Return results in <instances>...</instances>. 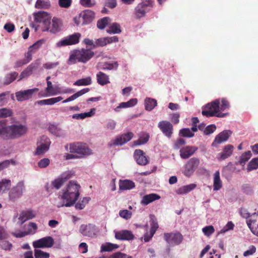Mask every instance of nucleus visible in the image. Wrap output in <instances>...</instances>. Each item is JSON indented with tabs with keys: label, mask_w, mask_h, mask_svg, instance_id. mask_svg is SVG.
I'll use <instances>...</instances> for the list:
<instances>
[{
	"label": "nucleus",
	"mask_w": 258,
	"mask_h": 258,
	"mask_svg": "<svg viewBox=\"0 0 258 258\" xmlns=\"http://www.w3.org/2000/svg\"><path fill=\"white\" fill-rule=\"evenodd\" d=\"M239 213L240 215L244 219H246V223H247V221L250 220L252 219V215L255 213L250 214L247 210V209L241 208L239 210Z\"/></svg>",
	"instance_id": "43"
},
{
	"label": "nucleus",
	"mask_w": 258,
	"mask_h": 258,
	"mask_svg": "<svg viewBox=\"0 0 258 258\" xmlns=\"http://www.w3.org/2000/svg\"><path fill=\"white\" fill-rule=\"evenodd\" d=\"M18 75L17 72H13L11 74L7 75L5 79V84L8 85L14 81Z\"/></svg>",
	"instance_id": "56"
},
{
	"label": "nucleus",
	"mask_w": 258,
	"mask_h": 258,
	"mask_svg": "<svg viewBox=\"0 0 258 258\" xmlns=\"http://www.w3.org/2000/svg\"><path fill=\"white\" fill-rule=\"evenodd\" d=\"M95 14L90 10H86L82 12L80 17L83 20V24H87L91 23L94 18Z\"/></svg>",
	"instance_id": "29"
},
{
	"label": "nucleus",
	"mask_w": 258,
	"mask_h": 258,
	"mask_svg": "<svg viewBox=\"0 0 258 258\" xmlns=\"http://www.w3.org/2000/svg\"><path fill=\"white\" fill-rule=\"evenodd\" d=\"M95 109L92 108L90 111L87 112L74 114L72 115V118L78 120L83 119L86 117L92 116L95 114Z\"/></svg>",
	"instance_id": "39"
},
{
	"label": "nucleus",
	"mask_w": 258,
	"mask_h": 258,
	"mask_svg": "<svg viewBox=\"0 0 258 258\" xmlns=\"http://www.w3.org/2000/svg\"><path fill=\"white\" fill-rule=\"evenodd\" d=\"M200 160L196 158L190 159L184 166L183 174L187 177L190 176L198 168Z\"/></svg>",
	"instance_id": "9"
},
{
	"label": "nucleus",
	"mask_w": 258,
	"mask_h": 258,
	"mask_svg": "<svg viewBox=\"0 0 258 258\" xmlns=\"http://www.w3.org/2000/svg\"><path fill=\"white\" fill-rule=\"evenodd\" d=\"M154 5V0H142L135 8L137 18H141L150 12Z\"/></svg>",
	"instance_id": "6"
},
{
	"label": "nucleus",
	"mask_w": 258,
	"mask_h": 258,
	"mask_svg": "<svg viewBox=\"0 0 258 258\" xmlns=\"http://www.w3.org/2000/svg\"><path fill=\"white\" fill-rule=\"evenodd\" d=\"M216 129L215 124H210L206 127L204 130V134L205 135H209L213 133Z\"/></svg>",
	"instance_id": "64"
},
{
	"label": "nucleus",
	"mask_w": 258,
	"mask_h": 258,
	"mask_svg": "<svg viewBox=\"0 0 258 258\" xmlns=\"http://www.w3.org/2000/svg\"><path fill=\"white\" fill-rule=\"evenodd\" d=\"M119 215L125 220H128L131 218L132 213L127 210H122L119 211Z\"/></svg>",
	"instance_id": "59"
},
{
	"label": "nucleus",
	"mask_w": 258,
	"mask_h": 258,
	"mask_svg": "<svg viewBox=\"0 0 258 258\" xmlns=\"http://www.w3.org/2000/svg\"><path fill=\"white\" fill-rule=\"evenodd\" d=\"M35 258H49V253L41 250L35 248L34 250Z\"/></svg>",
	"instance_id": "57"
},
{
	"label": "nucleus",
	"mask_w": 258,
	"mask_h": 258,
	"mask_svg": "<svg viewBox=\"0 0 258 258\" xmlns=\"http://www.w3.org/2000/svg\"><path fill=\"white\" fill-rule=\"evenodd\" d=\"M64 183L62 179L58 176L51 183H46L45 188L48 192H52L53 188L56 189H59Z\"/></svg>",
	"instance_id": "25"
},
{
	"label": "nucleus",
	"mask_w": 258,
	"mask_h": 258,
	"mask_svg": "<svg viewBox=\"0 0 258 258\" xmlns=\"http://www.w3.org/2000/svg\"><path fill=\"white\" fill-rule=\"evenodd\" d=\"M110 19L109 17H104L98 21L97 23V27L100 29H103L109 23Z\"/></svg>",
	"instance_id": "53"
},
{
	"label": "nucleus",
	"mask_w": 258,
	"mask_h": 258,
	"mask_svg": "<svg viewBox=\"0 0 258 258\" xmlns=\"http://www.w3.org/2000/svg\"><path fill=\"white\" fill-rule=\"evenodd\" d=\"M94 55V53L90 49H76L71 51L67 63L69 65L74 64L77 62L85 63L88 62Z\"/></svg>",
	"instance_id": "4"
},
{
	"label": "nucleus",
	"mask_w": 258,
	"mask_h": 258,
	"mask_svg": "<svg viewBox=\"0 0 258 258\" xmlns=\"http://www.w3.org/2000/svg\"><path fill=\"white\" fill-rule=\"evenodd\" d=\"M34 21L36 23L42 24V28L44 27L45 25L48 24L49 20L51 19V16L49 14L44 11H40L34 13Z\"/></svg>",
	"instance_id": "18"
},
{
	"label": "nucleus",
	"mask_w": 258,
	"mask_h": 258,
	"mask_svg": "<svg viewBox=\"0 0 258 258\" xmlns=\"http://www.w3.org/2000/svg\"><path fill=\"white\" fill-rule=\"evenodd\" d=\"M54 244L53 239L51 236H46L33 242L35 248L51 247Z\"/></svg>",
	"instance_id": "14"
},
{
	"label": "nucleus",
	"mask_w": 258,
	"mask_h": 258,
	"mask_svg": "<svg viewBox=\"0 0 258 258\" xmlns=\"http://www.w3.org/2000/svg\"><path fill=\"white\" fill-rule=\"evenodd\" d=\"M232 133L230 130H225L219 134L215 138L212 146L217 147L218 144L228 140Z\"/></svg>",
	"instance_id": "21"
},
{
	"label": "nucleus",
	"mask_w": 258,
	"mask_h": 258,
	"mask_svg": "<svg viewBox=\"0 0 258 258\" xmlns=\"http://www.w3.org/2000/svg\"><path fill=\"white\" fill-rule=\"evenodd\" d=\"M145 109L148 111H151L157 106V100L150 97H146L144 100Z\"/></svg>",
	"instance_id": "32"
},
{
	"label": "nucleus",
	"mask_w": 258,
	"mask_h": 258,
	"mask_svg": "<svg viewBox=\"0 0 258 258\" xmlns=\"http://www.w3.org/2000/svg\"><path fill=\"white\" fill-rule=\"evenodd\" d=\"M62 99H63V98L62 97L58 96V97H54V98H51L49 99L39 100L37 102V103L39 105H53L55 103L61 101V100H62Z\"/></svg>",
	"instance_id": "37"
},
{
	"label": "nucleus",
	"mask_w": 258,
	"mask_h": 258,
	"mask_svg": "<svg viewBox=\"0 0 258 258\" xmlns=\"http://www.w3.org/2000/svg\"><path fill=\"white\" fill-rule=\"evenodd\" d=\"M49 131L56 137H62L64 135V131L54 124H51L48 127Z\"/></svg>",
	"instance_id": "40"
},
{
	"label": "nucleus",
	"mask_w": 258,
	"mask_h": 258,
	"mask_svg": "<svg viewBox=\"0 0 258 258\" xmlns=\"http://www.w3.org/2000/svg\"><path fill=\"white\" fill-rule=\"evenodd\" d=\"M81 186L77 181L71 180L63 188L60 192L61 199L63 204L57 205L58 208L62 207H70L74 205L80 196Z\"/></svg>",
	"instance_id": "1"
},
{
	"label": "nucleus",
	"mask_w": 258,
	"mask_h": 258,
	"mask_svg": "<svg viewBox=\"0 0 258 258\" xmlns=\"http://www.w3.org/2000/svg\"><path fill=\"white\" fill-rule=\"evenodd\" d=\"M69 151L71 153H76L78 158H82L84 156H88L92 154V150L86 144L80 142L70 144Z\"/></svg>",
	"instance_id": "5"
},
{
	"label": "nucleus",
	"mask_w": 258,
	"mask_h": 258,
	"mask_svg": "<svg viewBox=\"0 0 258 258\" xmlns=\"http://www.w3.org/2000/svg\"><path fill=\"white\" fill-rule=\"evenodd\" d=\"M37 88L19 91L15 93L16 99L19 102L27 100L32 98L33 94L38 91Z\"/></svg>",
	"instance_id": "12"
},
{
	"label": "nucleus",
	"mask_w": 258,
	"mask_h": 258,
	"mask_svg": "<svg viewBox=\"0 0 258 258\" xmlns=\"http://www.w3.org/2000/svg\"><path fill=\"white\" fill-rule=\"evenodd\" d=\"M133 137V134L131 132L118 136L108 143V146L110 147L121 146L130 141L132 139Z\"/></svg>",
	"instance_id": "8"
},
{
	"label": "nucleus",
	"mask_w": 258,
	"mask_h": 258,
	"mask_svg": "<svg viewBox=\"0 0 258 258\" xmlns=\"http://www.w3.org/2000/svg\"><path fill=\"white\" fill-rule=\"evenodd\" d=\"M150 225L151 229L150 230V233H148L147 232L144 235V241L145 242H148L153 236L155 234L156 230L158 228V224L157 222L156 219L155 218L154 216L153 215L150 216Z\"/></svg>",
	"instance_id": "20"
},
{
	"label": "nucleus",
	"mask_w": 258,
	"mask_h": 258,
	"mask_svg": "<svg viewBox=\"0 0 258 258\" xmlns=\"http://www.w3.org/2000/svg\"><path fill=\"white\" fill-rule=\"evenodd\" d=\"M75 172L73 170H68L62 173L59 177L65 182L68 179L73 177Z\"/></svg>",
	"instance_id": "52"
},
{
	"label": "nucleus",
	"mask_w": 258,
	"mask_h": 258,
	"mask_svg": "<svg viewBox=\"0 0 258 258\" xmlns=\"http://www.w3.org/2000/svg\"><path fill=\"white\" fill-rule=\"evenodd\" d=\"M12 246V244L8 240L5 239L0 240V247L2 249L9 251L11 249Z\"/></svg>",
	"instance_id": "58"
},
{
	"label": "nucleus",
	"mask_w": 258,
	"mask_h": 258,
	"mask_svg": "<svg viewBox=\"0 0 258 258\" xmlns=\"http://www.w3.org/2000/svg\"><path fill=\"white\" fill-rule=\"evenodd\" d=\"M118 247L119 246L117 244L107 242L105 244H102L100 251L101 252L111 251L118 248Z\"/></svg>",
	"instance_id": "41"
},
{
	"label": "nucleus",
	"mask_w": 258,
	"mask_h": 258,
	"mask_svg": "<svg viewBox=\"0 0 258 258\" xmlns=\"http://www.w3.org/2000/svg\"><path fill=\"white\" fill-rule=\"evenodd\" d=\"M247 225L251 232L258 236V211L252 215V219L247 222Z\"/></svg>",
	"instance_id": "22"
},
{
	"label": "nucleus",
	"mask_w": 258,
	"mask_h": 258,
	"mask_svg": "<svg viewBox=\"0 0 258 258\" xmlns=\"http://www.w3.org/2000/svg\"><path fill=\"white\" fill-rule=\"evenodd\" d=\"M149 134L147 133H144L140 137L138 140L134 141V145L135 146H138L145 144L149 141Z\"/></svg>",
	"instance_id": "45"
},
{
	"label": "nucleus",
	"mask_w": 258,
	"mask_h": 258,
	"mask_svg": "<svg viewBox=\"0 0 258 258\" xmlns=\"http://www.w3.org/2000/svg\"><path fill=\"white\" fill-rule=\"evenodd\" d=\"M24 190L25 186L24 182H19L10 191L9 194L10 199L13 201H15L22 196Z\"/></svg>",
	"instance_id": "11"
},
{
	"label": "nucleus",
	"mask_w": 258,
	"mask_h": 258,
	"mask_svg": "<svg viewBox=\"0 0 258 258\" xmlns=\"http://www.w3.org/2000/svg\"><path fill=\"white\" fill-rule=\"evenodd\" d=\"M106 31L109 34H119L121 30L119 24L114 23L107 29Z\"/></svg>",
	"instance_id": "42"
},
{
	"label": "nucleus",
	"mask_w": 258,
	"mask_h": 258,
	"mask_svg": "<svg viewBox=\"0 0 258 258\" xmlns=\"http://www.w3.org/2000/svg\"><path fill=\"white\" fill-rule=\"evenodd\" d=\"M11 181L10 179H3L0 181V188L1 191L5 192L9 190L11 187Z\"/></svg>",
	"instance_id": "48"
},
{
	"label": "nucleus",
	"mask_w": 258,
	"mask_h": 258,
	"mask_svg": "<svg viewBox=\"0 0 258 258\" xmlns=\"http://www.w3.org/2000/svg\"><path fill=\"white\" fill-rule=\"evenodd\" d=\"M27 128L26 125L18 123L10 125L0 123V136L5 140L17 139L26 134Z\"/></svg>",
	"instance_id": "3"
},
{
	"label": "nucleus",
	"mask_w": 258,
	"mask_h": 258,
	"mask_svg": "<svg viewBox=\"0 0 258 258\" xmlns=\"http://www.w3.org/2000/svg\"><path fill=\"white\" fill-rule=\"evenodd\" d=\"M50 144V140L47 137H42L40 142L38 143L35 154L41 155L46 152L49 148Z\"/></svg>",
	"instance_id": "16"
},
{
	"label": "nucleus",
	"mask_w": 258,
	"mask_h": 258,
	"mask_svg": "<svg viewBox=\"0 0 258 258\" xmlns=\"http://www.w3.org/2000/svg\"><path fill=\"white\" fill-rule=\"evenodd\" d=\"M80 232L85 236L94 237L96 233V227L94 225H82L80 228Z\"/></svg>",
	"instance_id": "19"
},
{
	"label": "nucleus",
	"mask_w": 258,
	"mask_h": 258,
	"mask_svg": "<svg viewBox=\"0 0 258 258\" xmlns=\"http://www.w3.org/2000/svg\"><path fill=\"white\" fill-rule=\"evenodd\" d=\"M96 78L97 83L101 86L110 83L109 76L102 72H99L97 74Z\"/></svg>",
	"instance_id": "35"
},
{
	"label": "nucleus",
	"mask_w": 258,
	"mask_h": 258,
	"mask_svg": "<svg viewBox=\"0 0 258 258\" xmlns=\"http://www.w3.org/2000/svg\"><path fill=\"white\" fill-rule=\"evenodd\" d=\"M108 258H133V257L124 253L117 252L112 254Z\"/></svg>",
	"instance_id": "63"
},
{
	"label": "nucleus",
	"mask_w": 258,
	"mask_h": 258,
	"mask_svg": "<svg viewBox=\"0 0 258 258\" xmlns=\"http://www.w3.org/2000/svg\"><path fill=\"white\" fill-rule=\"evenodd\" d=\"M74 92L73 89L70 88H62L59 86V85H55L54 86L52 91H51L50 94H45L44 95V97L54 96L58 94L72 93Z\"/></svg>",
	"instance_id": "27"
},
{
	"label": "nucleus",
	"mask_w": 258,
	"mask_h": 258,
	"mask_svg": "<svg viewBox=\"0 0 258 258\" xmlns=\"http://www.w3.org/2000/svg\"><path fill=\"white\" fill-rule=\"evenodd\" d=\"M164 238L166 242L171 245H178L182 240V236L179 233H165Z\"/></svg>",
	"instance_id": "17"
},
{
	"label": "nucleus",
	"mask_w": 258,
	"mask_h": 258,
	"mask_svg": "<svg viewBox=\"0 0 258 258\" xmlns=\"http://www.w3.org/2000/svg\"><path fill=\"white\" fill-rule=\"evenodd\" d=\"M115 237L119 240H130L134 238V235L131 231L122 230L115 232Z\"/></svg>",
	"instance_id": "24"
},
{
	"label": "nucleus",
	"mask_w": 258,
	"mask_h": 258,
	"mask_svg": "<svg viewBox=\"0 0 258 258\" xmlns=\"http://www.w3.org/2000/svg\"><path fill=\"white\" fill-rule=\"evenodd\" d=\"M50 6L49 0H37L35 7L37 9H47Z\"/></svg>",
	"instance_id": "46"
},
{
	"label": "nucleus",
	"mask_w": 258,
	"mask_h": 258,
	"mask_svg": "<svg viewBox=\"0 0 258 258\" xmlns=\"http://www.w3.org/2000/svg\"><path fill=\"white\" fill-rule=\"evenodd\" d=\"M9 92H4L0 93V107L6 105L9 100Z\"/></svg>",
	"instance_id": "55"
},
{
	"label": "nucleus",
	"mask_w": 258,
	"mask_h": 258,
	"mask_svg": "<svg viewBox=\"0 0 258 258\" xmlns=\"http://www.w3.org/2000/svg\"><path fill=\"white\" fill-rule=\"evenodd\" d=\"M222 187V182L220 179L219 171H216L213 175V190H219Z\"/></svg>",
	"instance_id": "33"
},
{
	"label": "nucleus",
	"mask_w": 258,
	"mask_h": 258,
	"mask_svg": "<svg viewBox=\"0 0 258 258\" xmlns=\"http://www.w3.org/2000/svg\"><path fill=\"white\" fill-rule=\"evenodd\" d=\"M91 200L90 197H84L81 201H79L75 205V208L78 210L84 209L87 204Z\"/></svg>",
	"instance_id": "49"
},
{
	"label": "nucleus",
	"mask_w": 258,
	"mask_h": 258,
	"mask_svg": "<svg viewBox=\"0 0 258 258\" xmlns=\"http://www.w3.org/2000/svg\"><path fill=\"white\" fill-rule=\"evenodd\" d=\"M229 104L224 98L216 99L206 105L202 111L204 116L206 117L216 116L224 117L228 113H219L229 108Z\"/></svg>",
	"instance_id": "2"
},
{
	"label": "nucleus",
	"mask_w": 258,
	"mask_h": 258,
	"mask_svg": "<svg viewBox=\"0 0 258 258\" xmlns=\"http://www.w3.org/2000/svg\"><path fill=\"white\" fill-rule=\"evenodd\" d=\"M89 91V88L82 89L62 101L63 103L72 101Z\"/></svg>",
	"instance_id": "38"
},
{
	"label": "nucleus",
	"mask_w": 258,
	"mask_h": 258,
	"mask_svg": "<svg viewBox=\"0 0 258 258\" xmlns=\"http://www.w3.org/2000/svg\"><path fill=\"white\" fill-rule=\"evenodd\" d=\"M36 216V212L31 209H27L21 212L18 218L17 224L22 225L26 221L32 219Z\"/></svg>",
	"instance_id": "13"
},
{
	"label": "nucleus",
	"mask_w": 258,
	"mask_h": 258,
	"mask_svg": "<svg viewBox=\"0 0 258 258\" xmlns=\"http://www.w3.org/2000/svg\"><path fill=\"white\" fill-rule=\"evenodd\" d=\"M135 186V183L132 180L125 179L119 181V189L120 190H130L134 188Z\"/></svg>",
	"instance_id": "36"
},
{
	"label": "nucleus",
	"mask_w": 258,
	"mask_h": 258,
	"mask_svg": "<svg viewBox=\"0 0 258 258\" xmlns=\"http://www.w3.org/2000/svg\"><path fill=\"white\" fill-rule=\"evenodd\" d=\"M44 39H40L36 41L33 45H31L29 48L30 50H32L34 52L38 50L42 45L44 43Z\"/></svg>",
	"instance_id": "61"
},
{
	"label": "nucleus",
	"mask_w": 258,
	"mask_h": 258,
	"mask_svg": "<svg viewBox=\"0 0 258 258\" xmlns=\"http://www.w3.org/2000/svg\"><path fill=\"white\" fill-rule=\"evenodd\" d=\"M12 114V111L11 109L3 108L0 109V117H7L11 116Z\"/></svg>",
	"instance_id": "62"
},
{
	"label": "nucleus",
	"mask_w": 258,
	"mask_h": 258,
	"mask_svg": "<svg viewBox=\"0 0 258 258\" xmlns=\"http://www.w3.org/2000/svg\"><path fill=\"white\" fill-rule=\"evenodd\" d=\"M137 103L138 99L137 98H132L127 102L120 103L114 110L115 112H118L120 111V109L133 107L135 106Z\"/></svg>",
	"instance_id": "31"
},
{
	"label": "nucleus",
	"mask_w": 258,
	"mask_h": 258,
	"mask_svg": "<svg viewBox=\"0 0 258 258\" xmlns=\"http://www.w3.org/2000/svg\"><path fill=\"white\" fill-rule=\"evenodd\" d=\"M61 22L59 19L53 18L51 21L49 20L48 24L45 25L44 27L41 28L42 31H49L52 33H55L60 30Z\"/></svg>",
	"instance_id": "10"
},
{
	"label": "nucleus",
	"mask_w": 258,
	"mask_h": 258,
	"mask_svg": "<svg viewBox=\"0 0 258 258\" xmlns=\"http://www.w3.org/2000/svg\"><path fill=\"white\" fill-rule=\"evenodd\" d=\"M234 149L233 146L231 145H227L225 146L223 150V151L218 154L217 159L219 161L224 160L230 156L233 153Z\"/></svg>",
	"instance_id": "26"
},
{
	"label": "nucleus",
	"mask_w": 258,
	"mask_h": 258,
	"mask_svg": "<svg viewBox=\"0 0 258 258\" xmlns=\"http://www.w3.org/2000/svg\"><path fill=\"white\" fill-rule=\"evenodd\" d=\"M92 80L90 77L79 79L74 83L75 86H87L91 84Z\"/></svg>",
	"instance_id": "47"
},
{
	"label": "nucleus",
	"mask_w": 258,
	"mask_h": 258,
	"mask_svg": "<svg viewBox=\"0 0 258 258\" xmlns=\"http://www.w3.org/2000/svg\"><path fill=\"white\" fill-rule=\"evenodd\" d=\"M198 148L194 146H186L180 150V156L182 159H187L191 156L197 150Z\"/></svg>",
	"instance_id": "28"
},
{
	"label": "nucleus",
	"mask_w": 258,
	"mask_h": 258,
	"mask_svg": "<svg viewBox=\"0 0 258 258\" xmlns=\"http://www.w3.org/2000/svg\"><path fill=\"white\" fill-rule=\"evenodd\" d=\"M179 134L183 137L191 138L194 136V134L188 128H184L180 130Z\"/></svg>",
	"instance_id": "60"
},
{
	"label": "nucleus",
	"mask_w": 258,
	"mask_h": 258,
	"mask_svg": "<svg viewBox=\"0 0 258 258\" xmlns=\"http://www.w3.org/2000/svg\"><path fill=\"white\" fill-rule=\"evenodd\" d=\"M160 199V196L156 194H150L144 196L141 201V204L143 206H146L150 203Z\"/></svg>",
	"instance_id": "30"
},
{
	"label": "nucleus",
	"mask_w": 258,
	"mask_h": 258,
	"mask_svg": "<svg viewBox=\"0 0 258 258\" xmlns=\"http://www.w3.org/2000/svg\"><path fill=\"white\" fill-rule=\"evenodd\" d=\"M258 168V157L252 159L247 166V171L249 172Z\"/></svg>",
	"instance_id": "50"
},
{
	"label": "nucleus",
	"mask_w": 258,
	"mask_h": 258,
	"mask_svg": "<svg viewBox=\"0 0 258 258\" xmlns=\"http://www.w3.org/2000/svg\"><path fill=\"white\" fill-rule=\"evenodd\" d=\"M81 36V35L79 33H75L67 36L58 41L56 43L55 46L57 48H60L68 45L76 44L79 42Z\"/></svg>",
	"instance_id": "7"
},
{
	"label": "nucleus",
	"mask_w": 258,
	"mask_h": 258,
	"mask_svg": "<svg viewBox=\"0 0 258 258\" xmlns=\"http://www.w3.org/2000/svg\"><path fill=\"white\" fill-rule=\"evenodd\" d=\"M134 158L137 163L140 165H146L149 162L145 153L141 150L139 149L135 151Z\"/></svg>",
	"instance_id": "23"
},
{
	"label": "nucleus",
	"mask_w": 258,
	"mask_h": 258,
	"mask_svg": "<svg viewBox=\"0 0 258 258\" xmlns=\"http://www.w3.org/2000/svg\"><path fill=\"white\" fill-rule=\"evenodd\" d=\"M118 67V64L117 61L106 62L102 64L101 69L103 70H116Z\"/></svg>",
	"instance_id": "44"
},
{
	"label": "nucleus",
	"mask_w": 258,
	"mask_h": 258,
	"mask_svg": "<svg viewBox=\"0 0 258 258\" xmlns=\"http://www.w3.org/2000/svg\"><path fill=\"white\" fill-rule=\"evenodd\" d=\"M37 228V225L35 223H29V224H28L27 230L26 231L27 235L34 234L36 232Z\"/></svg>",
	"instance_id": "51"
},
{
	"label": "nucleus",
	"mask_w": 258,
	"mask_h": 258,
	"mask_svg": "<svg viewBox=\"0 0 258 258\" xmlns=\"http://www.w3.org/2000/svg\"><path fill=\"white\" fill-rule=\"evenodd\" d=\"M251 151H248L241 155L239 160V164L244 165L251 157Z\"/></svg>",
	"instance_id": "54"
},
{
	"label": "nucleus",
	"mask_w": 258,
	"mask_h": 258,
	"mask_svg": "<svg viewBox=\"0 0 258 258\" xmlns=\"http://www.w3.org/2000/svg\"><path fill=\"white\" fill-rule=\"evenodd\" d=\"M197 185L195 183L189 184L188 185L182 186L175 190V192L178 195H185L190 191L194 189Z\"/></svg>",
	"instance_id": "34"
},
{
	"label": "nucleus",
	"mask_w": 258,
	"mask_h": 258,
	"mask_svg": "<svg viewBox=\"0 0 258 258\" xmlns=\"http://www.w3.org/2000/svg\"><path fill=\"white\" fill-rule=\"evenodd\" d=\"M158 127L162 133L168 138H171L173 131L172 124L167 120L160 121L158 124Z\"/></svg>",
	"instance_id": "15"
}]
</instances>
